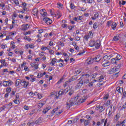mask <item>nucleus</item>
Returning a JSON list of instances; mask_svg holds the SVG:
<instances>
[{"mask_svg":"<svg viewBox=\"0 0 126 126\" xmlns=\"http://www.w3.org/2000/svg\"><path fill=\"white\" fill-rule=\"evenodd\" d=\"M117 27V23H113L112 24V28L113 30H115Z\"/></svg>","mask_w":126,"mask_h":126,"instance_id":"obj_25","label":"nucleus"},{"mask_svg":"<svg viewBox=\"0 0 126 126\" xmlns=\"http://www.w3.org/2000/svg\"><path fill=\"white\" fill-rule=\"evenodd\" d=\"M59 110V107H57L56 108H55L53 109V110L52 111V114H55L56 112H57V111Z\"/></svg>","mask_w":126,"mask_h":126,"instance_id":"obj_28","label":"nucleus"},{"mask_svg":"<svg viewBox=\"0 0 126 126\" xmlns=\"http://www.w3.org/2000/svg\"><path fill=\"white\" fill-rule=\"evenodd\" d=\"M84 82H82V81L80 80L77 84V85H76V87L75 88L77 89H80V88L81 87H82V86L84 84Z\"/></svg>","mask_w":126,"mask_h":126,"instance_id":"obj_6","label":"nucleus"},{"mask_svg":"<svg viewBox=\"0 0 126 126\" xmlns=\"http://www.w3.org/2000/svg\"><path fill=\"white\" fill-rule=\"evenodd\" d=\"M59 95L62 96V95H63V90L60 91L58 93Z\"/></svg>","mask_w":126,"mask_h":126,"instance_id":"obj_34","label":"nucleus"},{"mask_svg":"<svg viewBox=\"0 0 126 126\" xmlns=\"http://www.w3.org/2000/svg\"><path fill=\"white\" fill-rule=\"evenodd\" d=\"M19 50H18V49H16L15 50V54H18V53H19Z\"/></svg>","mask_w":126,"mask_h":126,"instance_id":"obj_64","label":"nucleus"},{"mask_svg":"<svg viewBox=\"0 0 126 126\" xmlns=\"http://www.w3.org/2000/svg\"><path fill=\"white\" fill-rule=\"evenodd\" d=\"M106 62L103 63L102 65L103 66L106 67V66H109L111 63L109 61H105Z\"/></svg>","mask_w":126,"mask_h":126,"instance_id":"obj_14","label":"nucleus"},{"mask_svg":"<svg viewBox=\"0 0 126 126\" xmlns=\"http://www.w3.org/2000/svg\"><path fill=\"white\" fill-rule=\"evenodd\" d=\"M13 102L14 103H15V104H17V105L19 104V100H17V99H14L13 100Z\"/></svg>","mask_w":126,"mask_h":126,"instance_id":"obj_36","label":"nucleus"},{"mask_svg":"<svg viewBox=\"0 0 126 126\" xmlns=\"http://www.w3.org/2000/svg\"><path fill=\"white\" fill-rule=\"evenodd\" d=\"M84 53H85V51H83V52H79L78 54V56H82V55H83V54H84Z\"/></svg>","mask_w":126,"mask_h":126,"instance_id":"obj_52","label":"nucleus"},{"mask_svg":"<svg viewBox=\"0 0 126 126\" xmlns=\"http://www.w3.org/2000/svg\"><path fill=\"white\" fill-rule=\"evenodd\" d=\"M43 20V21H45V23H46L47 25H51V24L53 23L52 20L50 19L49 18H44Z\"/></svg>","mask_w":126,"mask_h":126,"instance_id":"obj_5","label":"nucleus"},{"mask_svg":"<svg viewBox=\"0 0 126 126\" xmlns=\"http://www.w3.org/2000/svg\"><path fill=\"white\" fill-rule=\"evenodd\" d=\"M87 62H88V64H92L93 63H95V61L94 58H91L90 60L89 59H88L87 60Z\"/></svg>","mask_w":126,"mask_h":126,"instance_id":"obj_12","label":"nucleus"},{"mask_svg":"<svg viewBox=\"0 0 126 126\" xmlns=\"http://www.w3.org/2000/svg\"><path fill=\"white\" fill-rule=\"evenodd\" d=\"M33 67H34L35 69H38V64H35V65H34Z\"/></svg>","mask_w":126,"mask_h":126,"instance_id":"obj_57","label":"nucleus"},{"mask_svg":"<svg viewBox=\"0 0 126 126\" xmlns=\"http://www.w3.org/2000/svg\"><path fill=\"white\" fill-rule=\"evenodd\" d=\"M115 59H116L117 61L118 62V61H120V60L122 59V56H121V55L118 54L117 55L116 57L115 58Z\"/></svg>","mask_w":126,"mask_h":126,"instance_id":"obj_19","label":"nucleus"},{"mask_svg":"<svg viewBox=\"0 0 126 126\" xmlns=\"http://www.w3.org/2000/svg\"><path fill=\"white\" fill-rule=\"evenodd\" d=\"M121 90H122V91H123V88H121V87H118L117 88V89H116V90H117V91H118V92H119V93H121Z\"/></svg>","mask_w":126,"mask_h":126,"instance_id":"obj_29","label":"nucleus"},{"mask_svg":"<svg viewBox=\"0 0 126 126\" xmlns=\"http://www.w3.org/2000/svg\"><path fill=\"white\" fill-rule=\"evenodd\" d=\"M37 96L38 99H42V98H43V96H42V94H37Z\"/></svg>","mask_w":126,"mask_h":126,"instance_id":"obj_44","label":"nucleus"},{"mask_svg":"<svg viewBox=\"0 0 126 126\" xmlns=\"http://www.w3.org/2000/svg\"><path fill=\"white\" fill-rule=\"evenodd\" d=\"M25 83V81H23V82H22L21 81V85H22V86H24V83Z\"/></svg>","mask_w":126,"mask_h":126,"instance_id":"obj_62","label":"nucleus"},{"mask_svg":"<svg viewBox=\"0 0 126 126\" xmlns=\"http://www.w3.org/2000/svg\"><path fill=\"white\" fill-rule=\"evenodd\" d=\"M24 109L27 110L29 109V108L28 107V106L25 105L24 106Z\"/></svg>","mask_w":126,"mask_h":126,"instance_id":"obj_59","label":"nucleus"},{"mask_svg":"<svg viewBox=\"0 0 126 126\" xmlns=\"http://www.w3.org/2000/svg\"><path fill=\"white\" fill-rule=\"evenodd\" d=\"M7 123H12V119H9L7 121Z\"/></svg>","mask_w":126,"mask_h":126,"instance_id":"obj_60","label":"nucleus"},{"mask_svg":"<svg viewBox=\"0 0 126 126\" xmlns=\"http://www.w3.org/2000/svg\"><path fill=\"white\" fill-rule=\"evenodd\" d=\"M44 55H45L44 52H41V53H39L40 57H43V56H44Z\"/></svg>","mask_w":126,"mask_h":126,"instance_id":"obj_54","label":"nucleus"},{"mask_svg":"<svg viewBox=\"0 0 126 126\" xmlns=\"http://www.w3.org/2000/svg\"><path fill=\"white\" fill-rule=\"evenodd\" d=\"M112 58V56L109 55H105L103 57V60L104 62H109L108 60Z\"/></svg>","mask_w":126,"mask_h":126,"instance_id":"obj_9","label":"nucleus"},{"mask_svg":"<svg viewBox=\"0 0 126 126\" xmlns=\"http://www.w3.org/2000/svg\"><path fill=\"white\" fill-rule=\"evenodd\" d=\"M88 3H92L93 0H87Z\"/></svg>","mask_w":126,"mask_h":126,"instance_id":"obj_56","label":"nucleus"},{"mask_svg":"<svg viewBox=\"0 0 126 126\" xmlns=\"http://www.w3.org/2000/svg\"><path fill=\"white\" fill-rule=\"evenodd\" d=\"M103 80H104V76L101 75L98 78V80H93V83H94V82H96V81H98V82H103Z\"/></svg>","mask_w":126,"mask_h":126,"instance_id":"obj_8","label":"nucleus"},{"mask_svg":"<svg viewBox=\"0 0 126 126\" xmlns=\"http://www.w3.org/2000/svg\"><path fill=\"white\" fill-rule=\"evenodd\" d=\"M73 93H74V91H73V90H69L68 95H69V96H71V95H72V94H73Z\"/></svg>","mask_w":126,"mask_h":126,"instance_id":"obj_26","label":"nucleus"},{"mask_svg":"<svg viewBox=\"0 0 126 126\" xmlns=\"http://www.w3.org/2000/svg\"><path fill=\"white\" fill-rule=\"evenodd\" d=\"M77 78H78L77 76L74 75L72 77V79L73 81V80H76V79H77Z\"/></svg>","mask_w":126,"mask_h":126,"instance_id":"obj_48","label":"nucleus"},{"mask_svg":"<svg viewBox=\"0 0 126 126\" xmlns=\"http://www.w3.org/2000/svg\"><path fill=\"white\" fill-rule=\"evenodd\" d=\"M22 26V30H23V31H25V30H27V29H28V27H27V26H28V24H27L26 25H23Z\"/></svg>","mask_w":126,"mask_h":126,"instance_id":"obj_15","label":"nucleus"},{"mask_svg":"<svg viewBox=\"0 0 126 126\" xmlns=\"http://www.w3.org/2000/svg\"><path fill=\"white\" fill-rule=\"evenodd\" d=\"M112 23H113V21H108L107 24L108 27H110V26H111L112 25Z\"/></svg>","mask_w":126,"mask_h":126,"instance_id":"obj_27","label":"nucleus"},{"mask_svg":"<svg viewBox=\"0 0 126 126\" xmlns=\"http://www.w3.org/2000/svg\"><path fill=\"white\" fill-rule=\"evenodd\" d=\"M73 28H74V26H72L71 27H70V26H68V29H69V30H72Z\"/></svg>","mask_w":126,"mask_h":126,"instance_id":"obj_45","label":"nucleus"},{"mask_svg":"<svg viewBox=\"0 0 126 126\" xmlns=\"http://www.w3.org/2000/svg\"><path fill=\"white\" fill-rule=\"evenodd\" d=\"M35 64H36V63H31V65L32 67H34V66H35Z\"/></svg>","mask_w":126,"mask_h":126,"instance_id":"obj_58","label":"nucleus"},{"mask_svg":"<svg viewBox=\"0 0 126 126\" xmlns=\"http://www.w3.org/2000/svg\"><path fill=\"white\" fill-rule=\"evenodd\" d=\"M21 80L20 79H17L16 82H15V86H19V84H21Z\"/></svg>","mask_w":126,"mask_h":126,"instance_id":"obj_17","label":"nucleus"},{"mask_svg":"<svg viewBox=\"0 0 126 126\" xmlns=\"http://www.w3.org/2000/svg\"><path fill=\"white\" fill-rule=\"evenodd\" d=\"M97 75H98V73H95L93 74L92 78H95L96 77V76H97Z\"/></svg>","mask_w":126,"mask_h":126,"instance_id":"obj_50","label":"nucleus"},{"mask_svg":"<svg viewBox=\"0 0 126 126\" xmlns=\"http://www.w3.org/2000/svg\"><path fill=\"white\" fill-rule=\"evenodd\" d=\"M90 76H91V75L89 74H84L80 77L79 80H81L84 83H88Z\"/></svg>","mask_w":126,"mask_h":126,"instance_id":"obj_1","label":"nucleus"},{"mask_svg":"<svg viewBox=\"0 0 126 126\" xmlns=\"http://www.w3.org/2000/svg\"><path fill=\"white\" fill-rule=\"evenodd\" d=\"M52 107L51 106H48L45 109H43V113L44 114H46V113H48L49 112V110H51Z\"/></svg>","mask_w":126,"mask_h":126,"instance_id":"obj_13","label":"nucleus"},{"mask_svg":"<svg viewBox=\"0 0 126 126\" xmlns=\"http://www.w3.org/2000/svg\"><path fill=\"white\" fill-rule=\"evenodd\" d=\"M118 70H119V68H113L109 70V72L110 74H113V73H116V71H118Z\"/></svg>","mask_w":126,"mask_h":126,"instance_id":"obj_10","label":"nucleus"},{"mask_svg":"<svg viewBox=\"0 0 126 126\" xmlns=\"http://www.w3.org/2000/svg\"><path fill=\"white\" fill-rule=\"evenodd\" d=\"M68 84V82H67V81L65 82L64 84L63 85L64 87H66Z\"/></svg>","mask_w":126,"mask_h":126,"instance_id":"obj_55","label":"nucleus"},{"mask_svg":"<svg viewBox=\"0 0 126 126\" xmlns=\"http://www.w3.org/2000/svg\"><path fill=\"white\" fill-rule=\"evenodd\" d=\"M115 41H119V37L117 36H114L112 42H115Z\"/></svg>","mask_w":126,"mask_h":126,"instance_id":"obj_23","label":"nucleus"},{"mask_svg":"<svg viewBox=\"0 0 126 126\" xmlns=\"http://www.w3.org/2000/svg\"><path fill=\"white\" fill-rule=\"evenodd\" d=\"M42 121H41V118H39L37 120H36L35 122H32L31 123L29 122L28 123V126H33L34 125H39V124H41Z\"/></svg>","mask_w":126,"mask_h":126,"instance_id":"obj_4","label":"nucleus"},{"mask_svg":"<svg viewBox=\"0 0 126 126\" xmlns=\"http://www.w3.org/2000/svg\"><path fill=\"white\" fill-rule=\"evenodd\" d=\"M43 105H44V103L40 102L38 104V108L41 109V108H42V107H43Z\"/></svg>","mask_w":126,"mask_h":126,"instance_id":"obj_32","label":"nucleus"},{"mask_svg":"<svg viewBox=\"0 0 126 126\" xmlns=\"http://www.w3.org/2000/svg\"><path fill=\"white\" fill-rule=\"evenodd\" d=\"M32 12L33 13V15H37V14H38V13L39 12V11H38V9L34 8Z\"/></svg>","mask_w":126,"mask_h":126,"instance_id":"obj_16","label":"nucleus"},{"mask_svg":"<svg viewBox=\"0 0 126 126\" xmlns=\"http://www.w3.org/2000/svg\"><path fill=\"white\" fill-rule=\"evenodd\" d=\"M6 92L7 93H10V92H11V88H10V87L7 88L6 89Z\"/></svg>","mask_w":126,"mask_h":126,"instance_id":"obj_31","label":"nucleus"},{"mask_svg":"<svg viewBox=\"0 0 126 126\" xmlns=\"http://www.w3.org/2000/svg\"><path fill=\"white\" fill-rule=\"evenodd\" d=\"M62 91H63V94H66V93H67V92H68V91H69V90H68V89H65V90H62Z\"/></svg>","mask_w":126,"mask_h":126,"instance_id":"obj_38","label":"nucleus"},{"mask_svg":"<svg viewBox=\"0 0 126 126\" xmlns=\"http://www.w3.org/2000/svg\"><path fill=\"white\" fill-rule=\"evenodd\" d=\"M19 18H21V19H23V15L19 14Z\"/></svg>","mask_w":126,"mask_h":126,"instance_id":"obj_63","label":"nucleus"},{"mask_svg":"<svg viewBox=\"0 0 126 126\" xmlns=\"http://www.w3.org/2000/svg\"><path fill=\"white\" fill-rule=\"evenodd\" d=\"M25 40H27V41H29V42H30L31 41V38L30 37H27V36H25L24 37Z\"/></svg>","mask_w":126,"mask_h":126,"instance_id":"obj_42","label":"nucleus"},{"mask_svg":"<svg viewBox=\"0 0 126 126\" xmlns=\"http://www.w3.org/2000/svg\"><path fill=\"white\" fill-rule=\"evenodd\" d=\"M2 85L3 86H4V87H6V81H3Z\"/></svg>","mask_w":126,"mask_h":126,"instance_id":"obj_51","label":"nucleus"},{"mask_svg":"<svg viewBox=\"0 0 126 126\" xmlns=\"http://www.w3.org/2000/svg\"><path fill=\"white\" fill-rule=\"evenodd\" d=\"M15 95V91H12V93L10 94L11 97H13Z\"/></svg>","mask_w":126,"mask_h":126,"instance_id":"obj_40","label":"nucleus"},{"mask_svg":"<svg viewBox=\"0 0 126 126\" xmlns=\"http://www.w3.org/2000/svg\"><path fill=\"white\" fill-rule=\"evenodd\" d=\"M14 2L15 4H16L17 5L19 4V1H18V0H14Z\"/></svg>","mask_w":126,"mask_h":126,"instance_id":"obj_46","label":"nucleus"},{"mask_svg":"<svg viewBox=\"0 0 126 126\" xmlns=\"http://www.w3.org/2000/svg\"><path fill=\"white\" fill-rule=\"evenodd\" d=\"M29 47L30 49H33L34 48V45L33 44H31L30 45Z\"/></svg>","mask_w":126,"mask_h":126,"instance_id":"obj_61","label":"nucleus"},{"mask_svg":"<svg viewBox=\"0 0 126 126\" xmlns=\"http://www.w3.org/2000/svg\"><path fill=\"white\" fill-rule=\"evenodd\" d=\"M98 26H99V25H98V24H97V23H94L93 25L94 29H96L98 28Z\"/></svg>","mask_w":126,"mask_h":126,"instance_id":"obj_24","label":"nucleus"},{"mask_svg":"<svg viewBox=\"0 0 126 126\" xmlns=\"http://www.w3.org/2000/svg\"><path fill=\"white\" fill-rule=\"evenodd\" d=\"M104 100H108L109 99V94H107L103 97Z\"/></svg>","mask_w":126,"mask_h":126,"instance_id":"obj_33","label":"nucleus"},{"mask_svg":"<svg viewBox=\"0 0 126 126\" xmlns=\"http://www.w3.org/2000/svg\"><path fill=\"white\" fill-rule=\"evenodd\" d=\"M97 108H98L99 109V112L102 113V112H103V111L105 110V108H103V106H100L99 107H98L96 106Z\"/></svg>","mask_w":126,"mask_h":126,"instance_id":"obj_22","label":"nucleus"},{"mask_svg":"<svg viewBox=\"0 0 126 126\" xmlns=\"http://www.w3.org/2000/svg\"><path fill=\"white\" fill-rule=\"evenodd\" d=\"M40 14L43 16V17L47 16V14H48V13H47V12H46V10H45V9L40 10Z\"/></svg>","mask_w":126,"mask_h":126,"instance_id":"obj_7","label":"nucleus"},{"mask_svg":"<svg viewBox=\"0 0 126 126\" xmlns=\"http://www.w3.org/2000/svg\"><path fill=\"white\" fill-rule=\"evenodd\" d=\"M87 99V97H86H86H85V96H84V97H83L81 99H80V102L81 103H83L85 101V100H86Z\"/></svg>","mask_w":126,"mask_h":126,"instance_id":"obj_21","label":"nucleus"},{"mask_svg":"<svg viewBox=\"0 0 126 126\" xmlns=\"http://www.w3.org/2000/svg\"><path fill=\"white\" fill-rule=\"evenodd\" d=\"M70 5L71 9H74V8H75V6L74 4L71 3Z\"/></svg>","mask_w":126,"mask_h":126,"instance_id":"obj_37","label":"nucleus"},{"mask_svg":"<svg viewBox=\"0 0 126 126\" xmlns=\"http://www.w3.org/2000/svg\"><path fill=\"white\" fill-rule=\"evenodd\" d=\"M13 44H14V42L11 41V45H12L11 48H12V49H14V48H15V45H14Z\"/></svg>","mask_w":126,"mask_h":126,"instance_id":"obj_47","label":"nucleus"},{"mask_svg":"<svg viewBox=\"0 0 126 126\" xmlns=\"http://www.w3.org/2000/svg\"><path fill=\"white\" fill-rule=\"evenodd\" d=\"M74 99L71 98L70 100L67 101L66 103V109L68 110V109L70 108V107H72L74 105Z\"/></svg>","mask_w":126,"mask_h":126,"instance_id":"obj_3","label":"nucleus"},{"mask_svg":"<svg viewBox=\"0 0 126 126\" xmlns=\"http://www.w3.org/2000/svg\"><path fill=\"white\" fill-rule=\"evenodd\" d=\"M89 120H85L84 121V125L85 126H87L88 125H89Z\"/></svg>","mask_w":126,"mask_h":126,"instance_id":"obj_30","label":"nucleus"},{"mask_svg":"<svg viewBox=\"0 0 126 126\" xmlns=\"http://www.w3.org/2000/svg\"><path fill=\"white\" fill-rule=\"evenodd\" d=\"M5 106L1 107L0 108V113L1 111H3V110H5Z\"/></svg>","mask_w":126,"mask_h":126,"instance_id":"obj_49","label":"nucleus"},{"mask_svg":"<svg viewBox=\"0 0 126 126\" xmlns=\"http://www.w3.org/2000/svg\"><path fill=\"white\" fill-rule=\"evenodd\" d=\"M101 58V56L100 55H97L96 57L94 58V63H98V62H100V61H101V58Z\"/></svg>","mask_w":126,"mask_h":126,"instance_id":"obj_11","label":"nucleus"},{"mask_svg":"<svg viewBox=\"0 0 126 126\" xmlns=\"http://www.w3.org/2000/svg\"><path fill=\"white\" fill-rule=\"evenodd\" d=\"M90 47H95L96 49H99L101 47V41L97 40L95 42L91 41L89 43Z\"/></svg>","mask_w":126,"mask_h":126,"instance_id":"obj_2","label":"nucleus"},{"mask_svg":"<svg viewBox=\"0 0 126 126\" xmlns=\"http://www.w3.org/2000/svg\"><path fill=\"white\" fill-rule=\"evenodd\" d=\"M81 71H82V70L81 69H79L75 71V73H76V74H79V73H80Z\"/></svg>","mask_w":126,"mask_h":126,"instance_id":"obj_35","label":"nucleus"},{"mask_svg":"<svg viewBox=\"0 0 126 126\" xmlns=\"http://www.w3.org/2000/svg\"><path fill=\"white\" fill-rule=\"evenodd\" d=\"M111 104V100H108L106 103V105L107 107H109V105Z\"/></svg>","mask_w":126,"mask_h":126,"instance_id":"obj_43","label":"nucleus"},{"mask_svg":"<svg viewBox=\"0 0 126 126\" xmlns=\"http://www.w3.org/2000/svg\"><path fill=\"white\" fill-rule=\"evenodd\" d=\"M94 16L95 18H98L99 17V13L98 12H95Z\"/></svg>","mask_w":126,"mask_h":126,"instance_id":"obj_39","label":"nucleus"},{"mask_svg":"<svg viewBox=\"0 0 126 126\" xmlns=\"http://www.w3.org/2000/svg\"><path fill=\"white\" fill-rule=\"evenodd\" d=\"M15 97H16V99H19V94L17 93L16 94Z\"/></svg>","mask_w":126,"mask_h":126,"instance_id":"obj_53","label":"nucleus"},{"mask_svg":"<svg viewBox=\"0 0 126 126\" xmlns=\"http://www.w3.org/2000/svg\"><path fill=\"white\" fill-rule=\"evenodd\" d=\"M111 61L112 63H118V61L116 60V58H113Z\"/></svg>","mask_w":126,"mask_h":126,"instance_id":"obj_20","label":"nucleus"},{"mask_svg":"<svg viewBox=\"0 0 126 126\" xmlns=\"http://www.w3.org/2000/svg\"><path fill=\"white\" fill-rule=\"evenodd\" d=\"M11 81H6V87H7V86H11Z\"/></svg>","mask_w":126,"mask_h":126,"instance_id":"obj_18","label":"nucleus"},{"mask_svg":"<svg viewBox=\"0 0 126 126\" xmlns=\"http://www.w3.org/2000/svg\"><path fill=\"white\" fill-rule=\"evenodd\" d=\"M29 84V83H27V82H26V81H25V83L24 85V88H26V87H27V86H28Z\"/></svg>","mask_w":126,"mask_h":126,"instance_id":"obj_41","label":"nucleus"}]
</instances>
